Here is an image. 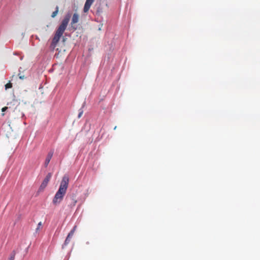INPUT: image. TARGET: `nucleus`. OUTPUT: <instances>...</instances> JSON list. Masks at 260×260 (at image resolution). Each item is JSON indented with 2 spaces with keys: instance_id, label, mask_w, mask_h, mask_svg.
Here are the masks:
<instances>
[{
  "instance_id": "4",
  "label": "nucleus",
  "mask_w": 260,
  "mask_h": 260,
  "mask_svg": "<svg viewBox=\"0 0 260 260\" xmlns=\"http://www.w3.org/2000/svg\"><path fill=\"white\" fill-rule=\"evenodd\" d=\"M13 112L14 116L15 118H21L23 117L24 115L23 111H22L21 107L19 105L16 107Z\"/></svg>"
},
{
  "instance_id": "5",
  "label": "nucleus",
  "mask_w": 260,
  "mask_h": 260,
  "mask_svg": "<svg viewBox=\"0 0 260 260\" xmlns=\"http://www.w3.org/2000/svg\"><path fill=\"white\" fill-rule=\"evenodd\" d=\"M94 0H86L83 8L84 13H87Z\"/></svg>"
},
{
  "instance_id": "18",
  "label": "nucleus",
  "mask_w": 260,
  "mask_h": 260,
  "mask_svg": "<svg viewBox=\"0 0 260 260\" xmlns=\"http://www.w3.org/2000/svg\"><path fill=\"white\" fill-rule=\"evenodd\" d=\"M69 237H72L73 236V234H72V232H70L68 234Z\"/></svg>"
},
{
  "instance_id": "17",
  "label": "nucleus",
  "mask_w": 260,
  "mask_h": 260,
  "mask_svg": "<svg viewBox=\"0 0 260 260\" xmlns=\"http://www.w3.org/2000/svg\"><path fill=\"white\" fill-rule=\"evenodd\" d=\"M19 77L21 79H23L24 78V76L21 75L20 74H19Z\"/></svg>"
},
{
  "instance_id": "7",
  "label": "nucleus",
  "mask_w": 260,
  "mask_h": 260,
  "mask_svg": "<svg viewBox=\"0 0 260 260\" xmlns=\"http://www.w3.org/2000/svg\"><path fill=\"white\" fill-rule=\"evenodd\" d=\"M53 154V151H50L48 153V154L46 158L45 161V167H47L48 165L49 162L50 161L51 158L52 157Z\"/></svg>"
},
{
  "instance_id": "12",
  "label": "nucleus",
  "mask_w": 260,
  "mask_h": 260,
  "mask_svg": "<svg viewBox=\"0 0 260 260\" xmlns=\"http://www.w3.org/2000/svg\"><path fill=\"white\" fill-rule=\"evenodd\" d=\"M15 253H13L11 255L10 257H9L8 260H14L15 259Z\"/></svg>"
},
{
  "instance_id": "19",
  "label": "nucleus",
  "mask_w": 260,
  "mask_h": 260,
  "mask_svg": "<svg viewBox=\"0 0 260 260\" xmlns=\"http://www.w3.org/2000/svg\"><path fill=\"white\" fill-rule=\"evenodd\" d=\"M67 238L68 239H70H70L71 238V237H69V236L68 235V236H67Z\"/></svg>"
},
{
  "instance_id": "14",
  "label": "nucleus",
  "mask_w": 260,
  "mask_h": 260,
  "mask_svg": "<svg viewBox=\"0 0 260 260\" xmlns=\"http://www.w3.org/2000/svg\"><path fill=\"white\" fill-rule=\"evenodd\" d=\"M76 227H77V226L75 225V226L73 228V229L70 231V232H72V234H73V235H74V232H75V230H76Z\"/></svg>"
},
{
  "instance_id": "3",
  "label": "nucleus",
  "mask_w": 260,
  "mask_h": 260,
  "mask_svg": "<svg viewBox=\"0 0 260 260\" xmlns=\"http://www.w3.org/2000/svg\"><path fill=\"white\" fill-rule=\"evenodd\" d=\"M52 177V174L51 173H49L43 181L42 183H41L39 190H43L47 186L49 180H50L51 178Z\"/></svg>"
},
{
  "instance_id": "13",
  "label": "nucleus",
  "mask_w": 260,
  "mask_h": 260,
  "mask_svg": "<svg viewBox=\"0 0 260 260\" xmlns=\"http://www.w3.org/2000/svg\"><path fill=\"white\" fill-rule=\"evenodd\" d=\"M83 113V110H82V109H80V112H79V113L78 114V117L79 118H80L82 116Z\"/></svg>"
},
{
  "instance_id": "8",
  "label": "nucleus",
  "mask_w": 260,
  "mask_h": 260,
  "mask_svg": "<svg viewBox=\"0 0 260 260\" xmlns=\"http://www.w3.org/2000/svg\"><path fill=\"white\" fill-rule=\"evenodd\" d=\"M58 12V7L57 6L56 8V10L52 13L51 17L52 18H54L57 15Z\"/></svg>"
},
{
  "instance_id": "20",
  "label": "nucleus",
  "mask_w": 260,
  "mask_h": 260,
  "mask_svg": "<svg viewBox=\"0 0 260 260\" xmlns=\"http://www.w3.org/2000/svg\"><path fill=\"white\" fill-rule=\"evenodd\" d=\"M114 129H116V126H115Z\"/></svg>"
},
{
  "instance_id": "1",
  "label": "nucleus",
  "mask_w": 260,
  "mask_h": 260,
  "mask_svg": "<svg viewBox=\"0 0 260 260\" xmlns=\"http://www.w3.org/2000/svg\"><path fill=\"white\" fill-rule=\"evenodd\" d=\"M69 183V178L68 176L64 175L62 177V180L58 191L55 194L53 199V203L55 205L59 204L62 200L64 195L66 193Z\"/></svg>"
},
{
  "instance_id": "10",
  "label": "nucleus",
  "mask_w": 260,
  "mask_h": 260,
  "mask_svg": "<svg viewBox=\"0 0 260 260\" xmlns=\"http://www.w3.org/2000/svg\"><path fill=\"white\" fill-rule=\"evenodd\" d=\"M12 87V83L10 82H9V83H8L7 84H6L5 85V88H6V89H7L8 88H10Z\"/></svg>"
},
{
  "instance_id": "11",
  "label": "nucleus",
  "mask_w": 260,
  "mask_h": 260,
  "mask_svg": "<svg viewBox=\"0 0 260 260\" xmlns=\"http://www.w3.org/2000/svg\"><path fill=\"white\" fill-rule=\"evenodd\" d=\"M42 228V224L41 222H40L37 226V228L36 229V232H38L40 229Z\"/></svg>"
},
{
  "instance_id": "15",
  "label": "nucleus",
  "mask_w": 260,
  "mask_h": 260,
  "mask_svg": "<svg viewBox=\"0 0 260 260\" xmlns=\"http://www.w3.org/2000/svg\"><path fill=\"white\" fill-rule=\"evenodd\" d=\"M8 108L7 107H5L3 108L2 109V112H5V111H6L8 109Z\"/></svg>"
},
{
  "instance_id": "9",
  "label": "nucleus",
  "mask_w": 260,
  "mask_h": 260,
  "mask_svg": "<svg viewBox=\"0 0 260 260\" xmlns=\"http://www.w3.org/2000/svg\"><path fill=\"white\" fill-rule=\"evenodd\" d=\"M103 12V8L101 7V5L97 7L96 13L100 14Z\"/></svg>"
},
{
  "instance_id": "16",
  "label": "nucleus",
  "mask_w": 260,
  "mask_h": 260,
  "mask_svg": "<svg viewBox=\"0 0 260 260\" xmlns=\"http://www.w3.org/2000/svg\"><path fill=\"white\" fill-rule=\"evenodd\" d=\"M70 241V239H68L67 238H66L65 242H64L65 244H68Z\"/></svg>"
},
{
  "instance_id": "6",
  "label": "nucleus",
  "mask_w": 260,
  "mask_h": 260,
  "mask_svg": "<svg viewBox=\"0 0 260 260\" xmlns=\"http://www.w3.org/2000/svg\"><path fill=\"white\" fill-rule=\"evenodd\" d=\"M79 15L77 13H74L72 18L71 25L73 26L74 24L77 23L79 21Z\"/></svg>"
},
{
  "instance_id": "21",
  "label": "nucleus",
  "mask_w": 260,
  "mask_h": 260,
  "mask_svg": "<svg viewBox=\"0 0 260 260\" xmlns=\"http://www.w3.org/2000/svg\"><path fill=\"white\" fill-rule=\"evenodd\" d=\"M76 201H75L74 202V205L76 204Z\"/></svg>"
},
{
  "instance_id": "2",
  "label": "nucleus",
  "mask_w": 260,
  "mask_h": 260,
  "mask_svg": "<svg viewBox=\"0 0 260 260\" xmlns=\"http://www.w3.org/2000/svg\"><path fill=\"white\" fill-rule=\"evenodd\" d=\"M71 14L70 13H68L66 15L64 19L62 20L60 25L59 26L58 28L56 31L51 43V47H52L53 48L56 47L57 44L60 40V37L62 36L68 26Z\"/></svg>"
}]
</instances>
